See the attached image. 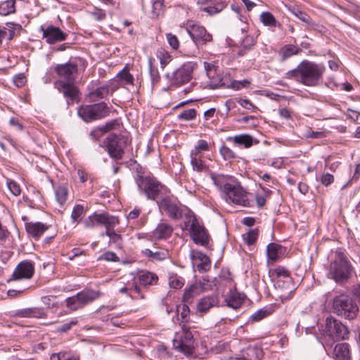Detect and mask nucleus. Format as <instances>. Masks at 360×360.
Here are the masks:
<instances>
[{"mask_svg": "<svg viewBox=\"0 0 360 360\" xmlns=\"http://www.w3.org/2000/svg\"><path fill=\"white\" fill-rule=\"evenodd\" d=\"M209 150V146L205 140L200 139L198 141V145L195 146V150H192L191 153L198 154L202 151H207Z\"/></svg>", "mask_w": 360, "mask_h": 360, "instance_id": "obj_60", "label": "nucleus"}, {"mask_svg": "<svg viewBox=\"0 0 360 360\" xmlns=\"http://www.w3.org/2000/svg\"><path fill=\"white\" fill-rule=\"evenodd\" d=\"M41 29L43 30L44 38L46 39V41L50 44L65 41L68 37V34L63 32L58 27L50 25L45 30Z\"/></svg>", "mask_w": 360, "mask_h": 360, "instance_id": "obj_20", "label": "nucleus"}, {"mask_svg": "<svg viewBox=\"0 0 360 360\" xmlns=\"http://www.w3.org/2000/svg\"><path fill=\"white\" fill-rule=\"evenodd\" d=\"M272 276H276L274 278L276 288L290 293L295 290V284L290 271L286 268L281 266H277L272 271Z\"/></svg>", "mask_w": 360, "mask_h": 360, "instance_id": "obj_10", "label": "nucleus"}, {"mask_svg": "<svg viewBox=\"0 0 360 360\" xmlns=\"http://www.w3.org/2000/svg\"><path fill=\"white\" fill-rule=\"evenodd\" d=\"M115 226H108L105 227V231L101 233V236H103L105 235L108 236L110 238V241L112 243H118V241L121 239L120 235L115 233L114 231V228Z\"/></svg>", "mask_w": 360, "mask_h": 360, "instance_id": "obj_50", "label": "nucleus"}, {"mask_svg": "<svg viewBox=\"0 0 360 360\" xmlns=\"http://www.w3.org/2000/svg\"><path fill=\"white\" fill-rule=\"evenodd\" d=\"M25 228L30 237L38 240L44 232L49 229V226L40 221H30L25 223Z\"/></svg>", "mask_w": 360, "mask_h": 360, "instance_id": "obj_21", "label": "nucleus"}, {"mask_svg": "<svg viewBox=\"0 0 360 360\" xmlns=\"http://www.w3.org/2000/svg\"><path fill=\"white\" fill-rule=\"evenodd\" d=\"M326 72L323 65L303 60L295 69L288 71L284 78L294 79L307 86H318Z\"/></svg>", "mask_w": 360, "mask_h": 360, "instance_id": "obj_1", "label": "nucleus"}, {"mask_svg": "<svg viewBox=\"0 0 360 360\" xmlns=\"http://www.w3.org/2000/svg\"><path fill=\"white\" fill-rule=\"evenodd\" d=\"M109 112V108L104 102L82 105L77 110L78 115L86 122L102 119Z\"/></svg>", "mask_w": 360, "mask_h": 360, "instance_id": "obj_8", "label": "nucleus"}, {"mask_svg": "<svg viewBox=\"0 0 360 360\" xmlns=\"http://www.w3.org/2000/svg\"><path fill=\"white\" fill-rule=\"evenodd\" d=\"M54 86L66 98L68 105H72L75 101L78 102L79 91L75 85V82H65L57 80L54 83Z\"/></svg>", "mask_w": 360, "mask_h": 360, "instance_id": "obj_15", "label": "nucleus"}, {"mask_svg": "<svg viewBox=\"0 0 360 360\" xmlns=\"http://www.w3.org/2000/svg\"><path fill=\"white\" fill-rule=\"evenodd\" d=\"M15 1L6 0L0 3V15H8L15 12Z\"/></svg>", "mask_w": 360, "mask_h": 360, "instance_id": "obj_38", "label": "nucleus"}, {"mask_svg": "<svg viewBox=\"0 0 360 360\" xmlns=\"http://www.w3.org/2000/svg\"><path fill=\"white\" fill-rule=\"evenodd\" d=\"M159 207L165 212L169 218L174 220H178L182 217L183 213L180 207L177 203L167 197L163 198L159 202Z\"/></svg>", "mask_w": 360, "mask_h": 360, "instance_id": "obj_19", "label": "nucleus"}, {"mask_svg": "<svg viewBox=\"0 0 360 360\" xmlns=\"http://www.w3.org/2000/svg\"><path fill=\"white\" fill-rule=\"evenodd\" d=\"M258 234V229H253L250 230L248 233L243 234V238L248 245H252L257 240Z\"/></svg>", "mask_w": 360, "mask_h": 360, "instance_id": "obj_48", "label": "nucleus"}, {"mask_svg": "<svg viewBox=\"0 0 360 360\" xmlns=\"http://www.w3.org/2000/svg\"><path fill=\"white\" fill-rule=\"evenodd\" d=\"M256 44L255 39L253 36L247 35L241 42V46L238 51V56H243L249 51Z\"/></svg>", "mask_w": 360, "mask_h": 360, "instance_id": "obj_36", "label": "nucleus"}, {"mask_svg": "<svg viewBox=\"0 0 360 360\" xmlns=\"http://www.w3.org/2000/svg\"><path fill=\"white\" fill-rule=\"evenodd\" d=\"M349 330L340 321L330 316L326 319L323 335L327 346L332 347L336 341L348 339Z\"/></svg>", "mask_w": 360, "mask_h": 360, "instance_id": "obj_3", "label": "nucleus"}, {"mask_svg": "<svg viewBox=\"0 0 360 360\" xmlns=\"http://www.w3.org/2000/svg\"><path fill=\"white\" fill-rule=\"evenodd\" d=\"M261 21L266 26L276 27L278 24L275 17L269 12H263L260 15Z\"/></svg>", "mask_w": 360, "mask_h": 360, "instance_id": "obj_46", "label": "nucleus"}, {"mask_svg": "<svg viewBox=\"0 0 360 360\" xmlns=\"http://www.w3.org/2000/svg\"><path fill=\"white\" fill-rule=\"evenodd\" d=\"M189 231L191 238L195 244L202 246L208 245L210 236L204 226L199 224L196 217H193Z\"/></svg>", "mask_w": 360, "mask_h": 360, "instance_id": "obj_16", "label": "nucleus"}, {"mask_svg": "<svg viewBox=\"0 0 360 360\" xmlns=\"http://www.w3.org/2000/svg\"><path fill=\"white\" fill-rule=\"evenodd\" d=\"M77 323V319H72L68 322L63 323L61 326L57 328L58 332L65 333L71 329V328Z\"/></svg>", "mask_w": 360, "mask_h": 360, "instance_id": "obj_58", "label": "nucleus"}, {"mask_svg": "<svg viewBox=\"0 0 360 360\" xmlns=\"http://www.w3.org/2000/svg\"><path fill=\"white\" fill-rule=\"evenodd\" d=\"M186 31L198 47L205 45L212 40V36L199 24H188Z\"/></svg>", "mask_w": 360, "mask_h": 360, "instance_id": "obj_13", "label": "nucleus"}, {"mask_svg": "<svg viewBox=\"0 0 360 360\" xmlns=\"http://www.w3.org/2000/svg\"><path fill=\"white\" fill-rule=\"evenodd\" d=\"M213 184L232 202L243 206L248 203L247 193L239 184L233 185L226 181H213Z\"/></svg>", "mask_w": 360, "mask_h": 360, "instance_id": "obj_6", "label": "nucleus"}, {"mask_svg": "<svg viewBox=\"0 0 360 360\" xmlns=\"http://www.w3.org/2000/svg\"><path fill=\"white\" fill-rule=\"evenodd\" d=\"M301 51V49L295 45L287 44L281 48L278 55L281 61H284L292 56L298 54Z\"/></svg>", "mask_w": 360, "mask_h": 360, "instance_id": "obj_32", "label": "nucleus"}, {"mask_svg": "<svg viewBox=\"0 0 360 360\" xmlns=\"http://www.w3.org/2000/svg\"><path fill=\"white\" fill-rule=\"evenodd\" d=\"M116 77L120 80L123 85L133 84L134 77L126 68L121 70Z\"/></svg>", "mask_w": 360, "mask_h": 360, "instance_id": "obj_43", "label": "nucleus"}, {"mask_svg": "<svg viewBox=\"0 0 360 360\" xmlns=\"http://www.w3.org/2000/svg\"><path fill=\"white\" fill-rule=\"evenodd\" d=\"M204 68L207 72V75L208 77H214V75L216 72L215 66L210 63L204 62Z\"/></svg>", "mask_w": 360, "mask_h": 360, "instance_id": "obj_64", "label": "nucleus"}, {"mask_svg": "<svg viewBox=\"0 0 360 360\" xmlns=\"http://www.w3.org/2000/svg\"><path fill=\"white\" fill-rule=\"evenodd\" d=\"M156 56L160 60L162 68H164L171 61V56L162 48L157 50Z\"/></svg>", "mask_w": 360, "mask_h": 360, "instance_id": "obj_45", "label": "nucleus"}, {"mask_svg": "<svg viewBox=\"0 0 360 360\" xmlns=\"http://www.w3.org/2000/svg\"><path fill=\"white\" fill-rule=\"evenodd\" d=\"M219 152L225 160L233 159L236 157V153L226 146H222L220 148Z\"/></svg>", "mask_w": 360, "mask_h": 360, "instance_id": "obj_54", "label": "nucleus"}, {"mask_svg": "<svg viewBox=\"0 0 360 360\" xmlns=\"http://www.w3.org/2000/svg\"><path fill=\"white\" fill-rule=\"evenodd\" d=\"M16 316L21 318L43 319L46 317V313L41 307H30L18 310Z\"/></svg>", "mask_w": 360, "mask_h": 360, "instance_id": "obj_25", "label": "nucleus"}, {"mask_svg": "<svg viewBox=\"0 0 360 360\" xmlns=\"http://www.w3.org/2000/svg\"><path fill=\"white\" fill-rule=\"evenodd\" d=\"M92 16L95 20L101 21L105 18L106 14L105 11L95 8L94 11L91 12Z\"/></svg>", "mask_w": 360, "mask_h": 360, "instance_id": "obj_63", "label": "nucleus"}, {"mask_svg": "<svg viewBox=\"0 0 360 360\" xmlns=\"http://www.w3.org/2000/svg\"><path fill=\"white\" fill-rule=\"evenodd\" d=\"M139 281L143 286L153 285L158 283V277L154 273L146 271L139 276Z\"/></svg>", "mask_w": 360, "mask_h": 360, "instance_id": "obj_35", "label": "nucleus"}, {"mask_svg": "<svg viewBox=\"0 0 360 360\" xmlns=\"http://www.w3.org/2000/svg\"><path fill=\"white\" fill-rule=\"evenodd\" d=\"M181 331L176 333L173 340V347L177 351L187 356L194 354L195 338L191 326L188 324H182Z\"/></svg>", "mask_w": 360, "mask_h": 360, "instance_id": "obj_5", "label": "nucleus"}, {"mask_svg": "<svg viewBox=\"0 0 360 360\" xmlns=\"http://www.w3.org/2000/svg\"><path fill=\"white\" fill-rule=\"evenodd\" d=\"M118 224L119 219L117 217L106 213L97 214L96 212L89 216L83 221V224L86 229H92L98 225H103L105 227L107 226H116Z\"/></svg>", "mask_w": 360, "mask_h": 360, "instance_id": "obj_12", "label": "nucleus"}, {"mask_svg": "<svg viewBox=\"0 0 360 360\" xmlns=\"http://www.w3.org/2000/svg\"><path fill=\"white\" fill-rule=\"evenodd\" d=\"M273 311L272 307H265L252 314L250 319L254 322H257L271 314Z\"/></svg>", "mask_w": 360, "mask_h": 360, "instance_id": "obj_39", "label": "nucleus"}, {"mask_svg": "<svg viewBox=\"0 0 360 360\" xmlns=\"http://www.w3.org/2000/svg\"><path fill=\"white\" fill-rule=\"evenodd\" d=\"M98 260H105L107 262H119L120 258L114 252L111 251H107L101 255L98 258Z\"/></svg>", "mask_w": 360, "mask_h": 360, "instance_id": "obj_55", "label": "nucleus"}, {"mask_svg": "<svg viewBox=\"0 0 360 360\" xmlns=\"http://www.w3.org/2000/svg\"><path fill=\"white\" fill-rule=\"evenodd\" d=\"M335 360H351V353L348 343L337 344L333 350Z\"/></svg>", "mask_w": 360, "mask_h": 360, "instance_id": "obj_29", "label": "nucleus"}, {"mask_svg": "<svg viewBox=\"0 0 360 360\" xmlns=\"http://www.w3.org/2000/svg\"><path fill=\"white\" fill-rule=\"evenodd\" d=\"M284 253V248L275 243H269L266 247L267 258L271 262H275L282 257Z\"/></svg>", "mask_w": 360, "mask_h": 360, "instance_id": "obj_28", "label": "nucleus"}, {"mask_svg": "<svg viewBox=\"0 0 360 360\" xmlns=\"http://www.w3.org/2000/svg\"><path fill=\"white\" fill-rule=\"evenodd\" d=\"M54 70L61 82H75L77 76L78 66L76 63L68 62L58 64Z\"/></svg>", "mask_w": 360, "mask_h": 360, "instance_id": "obj_14", "label": "nucleus"}, {"mask_svg": "<svg viewBox=\"0 0 360 360\" xmlns=\"http://www.w3.org/2000/svg\"><path fill=\"white\" fill-rule=\"evenodd\" d=\"M128 142L129 139L126 136L115 134H109L105 143L110 157L115 161L122 160L124 155V150Z\"/></svg>", "mask_w": 360, "mask_h": 360, "instance_id": "obj_7", "label": "nucleus"}, {"mask_svg": "<svg viewBox=\"0 0 360 360\" xmlns=\"http://www.w3.org/2000/svg\"><path fill=\"white\" fill-rule=\"evenodd\" d=\"M352 266L347 257L342 252L337 251L335 258L330 262L329 274L336 283H343L350 277Z\"/></svg>", "mask_w": 360, "mask_h": 360, "instance_id": "obj_2", "label": "nucleus"}, {"mask_svg": "<svg viewBox=\"0 0 360 360\" xmlns=\"http://www.w3.org/2000/svg\"><path fill=\"white\" fill-rule=\"evenodd\" d=\"M141 254L150 262H162L169 257L167 249H160L159 252H151L150 249L146 248L141 250Z\"/></svg>", "mask_w": 360, "mask_h": 360, "instance_id": "obj_26", "label": "nucleus"}, {"mask_svg": "<svg viewBox=\"0 0 360 360\" xmlns=\"http://www.w3.org/2000/svg\"><path fill=\"white\" fill-rule=\"evenodd\" d=\"M238 103L244 108L248 110H251L253 112H255L258 110L257 107L253 105L251 101L248 99L239 98L238 100Z\"/></svg>", "mask_w": 360, "mask_h": 360, "instance_id": "obj_61", "label": "nucleus"}, {"mask_svg": "<svg viewBox=\"0 0 360 360\" xmlns=\"http://www.w3.org/2000/svg\"><path fill=\"white\" fill-rule=\"evenodd\" d=\"M6 185L13 195L17 196L20 194L21 189L16 181H6Z\"/></svg>", "mask_w": 360, "mask_h": 360, "instance_id": "obj_57", "label": "nucleus"}, {"mask_svg": "<svg viewBox=\"0 0 360 360\" xmlns=\"http://www.w3.org/2000/svg\"><path fill=\"white\" fill-rule=\"evenodd\" d=\"M134 169L136 172V177L138 180H153L154 178L153 174L148 170L141 167L139 165H135Z\"/></svg>", "mask_w": 360, "mask_h": 360, "instance_id": "obj_42", "label": "nucleus"}, {"mask_svg": "<svg viewBox=\"0 0 360 360\" xmlns=\"http://www.w3.org/2000/svg\"><path fill=\"white\" fill-rule=\"evenodd\" d=\"M154 61H155V59L153 58L152 57H150L148 58L149 73H150V79L153 84L158 82L160 80V76L158 69L153 67Z\"/></svg>", "mask_w": 360, "mask_h": 360, "instance_id": "obj_49", "label": "nucleus"}, {"mask_svg": "<svg viewBox=\"0 0 360 360\" xmlns=\"http://www.w3.org/2000/svg\"><path fill=\"white\" fill-rule=\"evenodd\" d=\"M68 191L67 184H63L55 189L56 199L60 207L63 206L68 200Z\"/></svg>", "mask_w": 360, "mask_h": 360, "instance_id": "obj_34", "label": "nucleus"}, {"mask_svg": "<svg viewBox=\"0 0 360 360\" xmlns=\"http://www.w3.org/2000/svg\"><path fill=\"white\" fill-rule=\"evenodd\" d=\"M109 94V87L107 85L98 87L89 94V101L94 102L97 100L105 98Z\"/></svg>", "mask_w": 360, "mask_h": 360, "instance_id": "obj_37", "label": "nucleus"}, {"mask_svg": "<svg viewBox=\"0 0 360 360\" xmlns=\"http://www.w3.org/2000/svg\"><path fill=\"white\" fill-rule=\"evenodd\" d=\"M228 141H233L236 144L240 146H244L245 148H250L252 146L253 139L252 137L246 134H242L236 135L234 136H229L226 138Z\"/></svg>", "mask_w": 360, "mask_h": 360, "instance_id": "obj_33", "label": "nucleus"}, {"mask_svg": "<svg viewBox=\"0 0 360 360\" xmlns=\"http://www.w3.org/2000/svg\"><path fill=\"white\" fill-rule=\"evenodd\" d=\"M84 212V207L81 205H75L72 211L71 219L73 222H79Z\"/></svg>", "mask_w": 360, "mask_h": 360, "instance_id": "obj_53", "label": "nucleus"}, {"mask_svg": "<svg viewBox=\"0 0 360 360\" xmlns=\"http://www.w3.org/2000/svg\"><path fill=\"white\" fill-rule=\"evenodd\" d=\"M217 295L212 294L202 297L197 304V309L201 313H207L211 308L219 305Z\"/></svg>", "mask_w": 360, "mask_h": 360, "instance_id": "obj_22", "label": "nucleus"}, {"mask_svg": "<svg viewBox=\"0 0 360 360\" xmlns=\"http://www.w3.org/2000/svg\"><path fill=\"white\" fill-rule=\"evenodd\" d=\"M184 278L176 274H171L169 277V285L172 288L180 289L184 286Z\"/></svg>", "mask_w": 360, "mask_h": 360, "instance_id": "obj_44", "label": "nucleus"}, {"mask_svg": "<svg viewBox=\"0 0 360 360\" xmlns=\"http://www.w3.org/2000/svg\"><path fill=\"white\" fill-rule=\"evenodd\" d=\"M264 356L262 347L259 345H250L240 351L236 356L229 360H261Z\"/></svg>", "mask_w": 360, "mask_h": 360, "instance_id": "obj_17", "label": "nucleus"}, {"mask_svg": "<svg viewBox=\"0 0 360 360\" xmlns=\"http://www.w3.org/2000/svg\"><path fill=\"white\" fill-rule=\"evenodd\" d=\"M244 295L239 293L236 290H231L225 301L227 304V306L236 309L241 307L244 302Z\"/></svg>", "mask_w": 360, "mask_h": 360, "instance_id": "obj_27", "label": "nucleus"}, {"mask_svg": "<svg viewBox=\"0 0 360 360\" xmlns=\"http://www.w3.org/2000/svg\"><path fill=\"white\" fill-rule=\"evenodd\" d=\"M333 309L338 315L349 320L355 319L359 311L355 299L347 294H340L335 297Z\"/></svg>", "mask_w": 360, "mask_h": 360, "instance_id": "obj_4", "label": "nucleus"}, {"mask_svg": "<svg viewBox=\"0 0 360 360\" xmlns=\"http://www.w3.org/2000/svg\"><path fill=\"white\" fill-rule=\"evenodd\" d=\"M198 283L202 291L212 290V288L216 286L214 281L209 279L207 276L202 277V279L199 281Z\"/></svg>", "mask_w": 360, "mask_h": 360, "instance_id": "obj_52", "label": "nucleus"}, {"mask_svg": "<svg viewBox=\"0 0 360 360\" xmlns=\"http://www.w3.org/2000/svg\"><path fill=\"white\" fill-rule=\"evenodd\" d=\"M177 314H180L181 316V326L182 324H188L190 321V309L188 306L186 304H182L177 307L176 308Z\"/></svg>", "mask_w": 360, "mask_h": 360, "instance_id": "obj_40", "label": "nucleus"}, {"mask_svg": "<svg viewBox=\"0 0 360 360\" xmlns=\"http://www.w3.org/2000/svg\"><path fill=\"white\" fill-rule=\"evenodd\" d=\"M138 189L148 199L155 200L158 196L167 195L169 189L160 181H137Z\"/></svg>", "mask_w": 360, "mask_h": 360, "instance_id": "obj_11", "label": "nucleus"}, {"mask_svg": "<svg viewBox=\"0 0 360 360\" xmlns=\"http://www.w3.org/2000/svg\"><path fill=\"white\" fill-rule=\"evenodd\" d=\"M166 37H167V41H168L169 44L170 45V46L173 49L177 50L179 46V39L176 37V36L174 34H172V33H167L166 34Z\"/></svg>", "mask_w": 360, "mask_h": 360, "instance_id": "obj_59", "label": "nucleus"}, {"mask_svg": "<svg viewBox=\"0 0 360 360\" xmlns=\"http://www.w3.org/2000/svg\"><path fill=\"white\" fill-rule=\"evenodd\" d=\"M163 7V0H155L153 2L152 11L154 15L158 16Z\"/></svg>", "mask_w": 360, "mask_h": 360, "instance_id": "obj_62", "label": "nucleus"}, {"mask_svg": "<svg viewBox=\"0 0 360 360\" xmlns=\"http://www.w3.org/2000/svg\"><path fill=\"white\" fill-rule=\"evenodd\" d=\"M65 302L67 307L72 311H76L83 307L77 294L72 297H68L65 300Z\"/></svg>", "mask_w": 360, "mask_h": 360, "instance_id": "obj_47", "label": "nucleus"}, {"mask_svg": "<svg viewBox=\"0 0 360 360\" xmlns=\"http://www.w3.org/2000/svg\"><path fill=\"white\" fill-rule=\"evenodd\" d=\"M191 258L195 262H199V263L195 264L196 269L199 272L204 273L210 269L211 260L202 252H195L193 253Z\"/></svg>", "mask_w": 360, "mask_h": 360, "instance_id": "obj_24", "label": "nucleus"}, {"mask_svg": "<svg viewBox=\"0 0 360 360\" xmlns=\"http://www.w3.org/2000/svg\"><path fill=\"white\" fill-rule=\"evenodd\" d=\"M292 13L298 19H300L302 22L307 23V25H312L313 24L311 18H310V16L307 13H304L303 11H301L300 10L294 11L292 12Z\"/></svg>", "mask_w": 360, "mask_h": 360, "instance_id": "obj_56", "label": "nucleus"}, {"mask_svg": "<svg viewBox=\"0 0 360 360\" xmlns=\"http://www.w3.org/2000/svg\"><path fill=\"white\" fill-rule=\"evenodd\" d=\"M173 227L165 221H161L153 231V236L158 240H166L173 233Z\"/></svg>", "mask_w": 360, "mask_h": 360, "instance_id": "obj_23", "label": "nucleus"}, {"mask_svg": "<svg viewBox=\"0 0 360 360\" xmlns=\"http://www.w3.org/2000/svg\"><path fill=\"white\" fill-rule=\"evenodd\" d=\"M197 112L195 109H188L182 111L177 116L178 120L189 121L193 120L195 118Z\"/></svg>", "mask_w": 360, "mask_h": 360, "instance_id": "obj_51", "label": "nucleus"}, {"mask_svg": "<svg viewBox=\"0 0 360 360\" xmlns=\"http://www.w3.org/2000/svg\"><path fill=\"white\" fill-rule=\"evenodd\" d=\"M120 125V120L118 119L112 120L108 122H106L104 125L98 127L95 130L91 131L90 136H93L95 139H98V137L109 131L115 129L116 127Z\"/></svg>", "mask_w": 360, "mask_h": 360, "instance_id": "obj_31", "label": "nucleus"}, {"mask_svg": "<svg viewBox=\"0 0 360 360\" xmlns=\"http://www.w3.org/2000/svg\"><path fill=\"white\" fill-rule=\"evenodd\" d=\"M195 68L196 64L195 63L186 62L171 74L167 73L166 77L169 79L172 85L179 86L191 81L193 72Z\"/></svg>", "mask_w": 360, "mask_h": 360, "instance_id": "obj_9", "label": "nucleus"}, {"mask_svg": "<svg viewBox=\"0 0 360 360\" xmlns=\"http://www.w3.org/2000/svg\"><path fill=\"white\" fill-rule=\"evenodd\" d=\"M34 273V266L32 262L22 261L15 267L11 277L8 282L21 279H30Z\"/></svg>", "mask_w": 360, "mask_h": 360, "instance_id": "obj_18", "label": "nucleus"}, {"mask_svg": "<svg viewBox=\"0 0 360 360\" xmlns=\"http://www.w3.org/2000/svg\"><path fill=\"white\" fill-rule=\"evenodd\" d=\"M77 295L80 300V302L82 303V307H84L86 304L92 302L100 297L101 293L100 291H96L91 289H85L79 292Z\"/></svg>", "mask_w": 360, "mask_h": 360, "instance_id": "obj_30", "label": "nucleus"}, {"mask_svg": "<svg viewBox=\"0 0 360 360\" xmlns=\"http://www.w3.org/2000/svg\"><path fill=\"white\" fill-rule=\"evenodd\" d=\"M191 163L195 171L203 172L207 169L203 161L195 153H191Z\"/></svg>", "mask_w": 360, "mask_h": 360, "instance_id": "obj_41", "label": "nucleus"}]
</instances>
